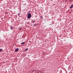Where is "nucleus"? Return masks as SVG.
Returning a JSON list of instances; mask_svg holds the SVG:
<instances>
[{"mask_svg": "<svg viewBox=\"0 0 73 73\" xmlns=\"http://www.w3.org/2000/svg\"><path fill=\"white\" fill-rule=\"evenodd\" d=\"M28 48H27L25 49V51H27V50H28Z\"/></svg>", "mask_w": 73, "mask_h": 73, "instance_id": "obj_8", "label": "nucleus"}, {"mask_svg": "<svg viewBox=\"0 0 73 73\" xmlns=\"http://www.w3.org/2000/svg\"><path fill=\"white\" fill-rule=\"evenodd\" d=\"M19 50V49L18 48H17L15 50V52H17V51H18V50Z\"/></svg>", "mask_w": 73, "mask_h": 73, "instance_id": "obj_2", "label": "nucleus"}, {"mask_svg": "<svg viewBox=\"0 0 73 73\" xmlns=\"http://www.w3.org/2000/svg\"><path fill=\"white\" fill-rule=\"evenodd\" d=\"M40 18L41 19H42V16H40Z\"/></svg>", "mask_w": 73, "mask_h": 73, "instance_id": "obj_7", "label": "nucleus"}, {"mask_svg": "<svg viewBox=\"0 0 73 73\" xmlns=\"http://www.w3.org/2000/svg\"><path fill=\"white\" fill-rule=\"evenodd\" d=\"M0 52H2V49H0Z\"/></svg>", "mask_w": 73, "mask_h": 73, "instance_id": "obj_10", "label": "nucleus"}, {"mask_svg": "<svg viewBox=\"0 0 73 73\" xmlns=\"http://www.w3.org/2000/svg\"><path fill=\"white\" fill-rule=\"evenodd\" d=\"M19 31H21V28H20L19 29Z\"/></svg>", "mask_w": 73, "mask_h": 73, "instance_id": "obj_13", "label": "nucleus"}, {"mask_svg": "<svg viewBox=\"0 0 73 73\" xmlns=\"http://www.w3.org/2000/svg\"><path fill=\"white\" fill-rule=\"evenodd\" d=\"M25 42H23L21 43V45H23V44H25Z\"/></svg>", "mask_w": 73, "mask_h": 73, "instance_id": "obj_5", "label": "nucleus"}, {"mask_svg": "<svg viewBox=\"0 0 73 73\" xmlns=\"http://www.w3.org/2000/svg\"><path fill=\"white\" fill-rule=\"evenodd\" d=\"M27 24H29V22H27Z\"/></svg>", "mask_w": 73, "mask_h": 73, "instance_id": "obj_12", "label": "nucleus"}, {"mask_svg": "<svg viewBox=\"0 0 73 73\" xmlns=\"http://www.w3.org/2000/svg\"><path fill=\"white\" fill-rule=\"evenodd\" d=\"M31 23H34L35 22V21L32 20L31 21Z\"/></svg>", "mask_w": 73, "mask_h": 73, "instance_id": "obj_3", "label": "nucleus"}, {"mask_svg": "<svg viewBox=\"0 0 73 73\" xmlns=\"http://www.w3.org/2000/svg\"><path fill=\"white\" fill-rule=\"evenodd\" d=\"M31 14L30 13H29L27 16V18L28 19H29V18H31Z\"/></svg>", "mask_w": 73, "mask_h": 73, "instance_id": "obj_1", "label": "nucleus"}, {"mask_svg": "<svg viewBox=\"0 0 73 73\" xmlns=\"http://www.w3.org/2000/svg\"><path fill=\"white\" fill-rule=\"evenodd\" d=\"M37 25V24H35V25H33L34 27H36Z\"/></svg>", "mask_w": 73, "mask_h": 73, "instance_id": "obj_6", "label": "nucleus"}, {"mask_svg": "<svg viewBox=\"0 0 73 73\" xmlns=\"http://www.w3.org/2000/svg\"><path fill=\"white\" fill-rule=\"evenodd\" d=\"M71 6L72 7H73V4H72Z\"/></svg>", "mask_w": 73, "mask_h": 73, "instance_id": "obj_14", "label": "nucleus"}, {"mask_svg": "<svg viewBox=\"0 0 73 73\" xmlns=\"http://www.w3.org/2000/svg\"><path fill=\"white\" fill-rule=\"evenodd\" d=\"M20 13H18V16H20Z\"/></svg>", "mask_w": 73, "mask_h": 73, "instance_id": "obj_11", "label": "nucleus"}, {"mask_svg": "<svg viewBox=\"0 0 73 73\" xmlns=\"http://www.w3.org/2000/svg\"><path fill=\"white\" fill-rule=\"evenodd\" d=\"M70 9H72V8H73V7L72 6H71V7H70Z\"/></svg>", "mask_w": 73, "mask_h": 73, "instance_id": "obj_9", "label": "nucleus"}, {"mask_svg": "<svg viewBox=\"0 0 73 73\" xmlns=\"http://www.w3.org/2000/svg\"><path fill=\"white\" fill-rule=\"evenodd\" d=\"M11 30H12V29H13V27H11Z\"/></svg>", "mask_w": 73, "mask_h": 73, "instance_id": "obj_4", "label": "nucleus"}]
</instances>
